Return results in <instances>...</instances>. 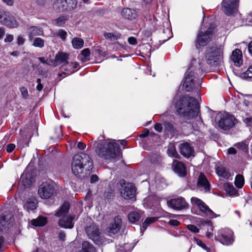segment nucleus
I'll return each instance as SVG.
<instances>
[{
	"label": "nucleus",
	"mask_w": 252,
	"mask_h": 252,
	"mask_svg": "<svg viewBox=\"0 0 252 252\" xmlns=\"http://www.w3.org/2000/svg\"><path fill=\"white\" fill-rule=\"evenodd\" d=\"M204 59L199 58L198 61L193 59L185 73L183 88L188 92L198 89L201 85L202 80L199 77L203 71L208 70V65L213 67L220 65L223 60V47L213 45L206 51Z\"/></svg>",
	"instance_id": "nucleus-1"
},
{
	"label": "nucleus",
	"mask_w": 252,
	"mask_h": 252,
	"mask_svg": "<svg viewBox=\"0 0 252 252\" xmlns=\"http://www.w3.org/2000/svg\"><path fill=\"white\" fill-rule=\"evenodd\" d=\"M177 112L188 119L197 117L199 112V105L194 97L185 95L175 102Z\"/></svg>",
	"instance_id": "nucleus-2"
},
{
	"label": "nucleus",
	"mask_w": 252,
	"mask_h": 252,
	"mask_svg": "<svg viewBox=\"0 0 252 252\" xmlns=\"http://www.w3.org/2000/svg\"><path fill=\"white\" fill-rule=\"evenodd\" d=\"M101 141L99 138V141ZM95 152L100 158L107 160H119L121 158L122 153L118 143L112 140H103L97 144Z\"/></svg>",
	"instance_id": "nucleus-3"
},
{
	"label": "nucleus",
	"mask_w": 252,
	"mask_h": 252,
	"mask_svg": "<svg viewBox=\"0 0 252 252\" xmlns=\"http://www.w3.org/2000/svg\"><path fill=\"white\" fill-rule=\"evenodd\" d=\"M93 167V161L88 154L81 152L73 156L71 162V170L75 176H80L84 170L91 172Z\"/></svg>",
	"instance_id": "nucleus-4"
},
{
	"label": "nucleus",
	"mask_w": 252,
	"mask_h": 252,
	"mask_svg": "<svg viewBox=\"0 0 252 252\" xmlns=\"http://www.w3.org/2000/svg\"><path fill=\"white\" fill-rule=\"evenodd\" d=\"M69 207L70 205L68 202H64L56 214L57 217H61L58 224L61 227L71 229L74 226L73 220L74 219L75 216L67 214L69 211Z\"/></svg>",
	"instance_id": "nucleus-5"
},
{
	"label": "nucleus",
	"mask_w": 252,
	"mask_h": 252,
	"mask_svg": "<svg viewBox=\"0 0 252 252\" xmlns=\"http://www.w3.org/2000/svg\"><path fill=\"white\" fill-rule=\"evenodd\" d=\"M216 121L218 126L224 130L232 128L236 123V119L228 113H219L216 117Z\"/></svg>",
	"instance_id": "nucleus-6"
},
{
	"label": "nucleus",
	"mask_w": 252,
	"mask_h": 252,
	"mask_svg": "<svg viewBox=\"0 0 252 252\" xmlns=\"http://www.w3.org/2000/svg\"><path fill=\"white\" fill-rule=\"evenodd\" d=\"M190 202L193 206L198 208L199 212L198 214L201 216L209 218H214L217 217L215 213L200 199L196 197H192L190 199Z\"/></svg>",
	"instance_id": "nucleus-7"
},
{
	"label": "nucleus",
	"mask_w": 252,
	"mask_h": 252,
	"mask_svg": "<svg viewBox=\"0 0 252 252\" xmlns=\"http://www.w3.org/2000/svg\"><path fill=\"white\" fill-rule=\"evenodd\" d=\"M214 26L211 25L208 30L203 32L201 30L198 31L195 41V46L198 48L199 46H206L211 40L213 37Z\"/></svg>",
	"instance_id": "nucleus-8"
},
{
	"label": "nucleus",
	"mask_w": 252,
	"mask_h": 252,
	"mask_svg": "<svg viewBox=\"0 0 252 252\" xmlns=\"http://www.w3.org/2000/svg\"><path fill=\"white\" fill-rule=\"evenodd\" d=\"M216 239L226 246L232 245L234 241L233 231L229 228H224L218 231Z\"/></svg>",
	"instance_id": "nucleus-9"
},
{
	"label": "nucleus",
	"mask_w": 252,
	"mask_h": 252,
	"mask_svg": "<svg viewBox=\"0 0 252 252\" xmlns=\"http://www.w3.org/2000/svg\"><path fill=\"white\" fill-rule=\"evenodd\" d=\"M39 196L42 199H48L55 193L54 183L49 181L42 183L39 187L38 190Z\"/></svg>",
	"instance_id": "nucleus-10"
},
{
	"label": "nucleus",
	"mask_w": 252,
	"mask_h": 252,
	"mask_svg": "<svg viewBox=\"0 0 252 252\" xmlns=\"http://www.w3.org/2000/svg\"><path fill=\"white\" fill-rule=\"evenodd\" d=\"M121 187L120 189L121 195L125 199H129L134 197L135 188L131 183L126 184L124 180H121L118 185Z\"/></svg>",
	"instance_id": "nucleus-11"
},
{
	"label": "nucleus",
	"mask_w": 252,
	"mask_h": 252,
	"mask_svg": "<svg viewBox=\"0 0 252 252\" xmlns=\"http://www.w3.org/2000/svg\"><path fill=\"white\" fill-rule=\"evenodd\" d=\"M167 205L169 207L176 211L188 209L189 206L185 199L182 196L168 200Z\"/></svg>",
	"instance_id": "nucleus-12"
},
{
	"label": "nucleus",
	"mask_w": 252,
	"mask_h": 252,
	"mask_svg": "<svg viewBox=\"0 0 252 252\" xmlns=\"http://www.w3.org/2000/svg\"><path fill=\"white\" fill-rule=\"evenodd\" d=\"M238 3V0H222V9L226 15H231L237 12Z\"/></svg>",
	"instance_id": "nucleus-13"
},
{
	"label": "nucleus",
	"mask_w": 252,
	"mask_h": 252,
	"mask_svg": "<svg viewBox=\"0 0 252 252\" xmlns=\"http://www.w3.org/2000/svg\"><path fill=\"white\" fill-rule=\"evenodd\" d=\"M85 231L89 238L96 244H100L102 242V238L97 226L91 225L86 228Z\"/></svg>",
	"instance_id": "nucleus-14"
},
{
	"label": "nucleus",
	"mask_w": 252,
	"mask_h": 252,
	"mask_svg": "<svg viewBox=\"0 0 252 252\" xmlns=\"http://www.w3.org/2000/svg\"><path fill=\"white\" fill-rule=\"evenodd\" d=\"M34 177L33 171L27 168L20 177L19 184L24 188H29L34 182Z\"/></svg>",
	"instance_id": "nucleus-15"
},
{
	"label": "nucleus",
	"mask_w": 252,
	"mask_h": 252,
	"mask_svg": "<svg viewBox=\"0 0 252 252\" xmlns=\"http://www.w3.org/2000/svg\"><path fill=\"white\" fill-rule=\"evenodd\" d=\"M196 188L198 190L205 193L210 190V184L203 173H200L198 177Z\"/></svg>",
	"instance_id": "nucleus-16"
},
{
	"label": "nucleus",
	"mask_w": 252,
	"mask_h": 252,
	"mask_svg": "<svg viewBox=\"0 0 252 252\" xmlns=\"http://www.w3.org/2000/svg\"><path fill=\"white\" fill-rule=\"evenodd\" d=\"M180 152L181 155L186 158L194 156V149L190 144L187 142H184L179 145Z\"/></svg>",
	"instance_id": "nucleus-17"
},
{
	"label": "nucleus",
	"mask_w": 252,
	"mask_h": 252,
	"mask_svg": "<svg viewBox=\"0 0 252 252\" xmlns=\"http://www.w3.org/2000/svg\"><path fill=\"white\" fill-rule=\"evenodd\" d=\"M230 63L236 66L239 67L243 64L242 53L240 50H233L230 58Z\"/></svg>",
	"instance_id": "nucleus-18"
},
{
	"label": "nucleus",
	"mask_w": 252,
	"mask_h": 252,
	"mask_svg": "<svg viewBox=\"0 0 252 252\" xmlns=\"http://www.w3.org/2000/svg\"><path fill=\"white\" fill-rule=\"evenodd\" d=\"M173 168L174 172L181 177H185L187 175L186 167L182 162L177 160L173 162Z\"/></svg>",
	"instance_id": "nucleus-19"
},
{
	"label": "nucleus",
	"mask_w": 252,
	"mask_h": 252,
	"mask_svg": "<svg viewBox=\"0 0 252 252\" xmlns=\"http://www.w3.org/2000/svg\"><path fill=\"white\" fill-rule=\"evenodd\" d=\"M122 226V220L119 216L115 217L114 221L108 227V231L114 234L118 233Z\"/></svg>",
	"instance_id": "nucleus-20"
},
{
	"label": "nucleus",
	"mask_w": 252,
	"mask_h": 252,
	"mask_svg": "<svg viewBox=\"0 0 252 252\" xmlns=\"http://www.w3.org/2000/svg\"><path fill=\"white\" fill-rule=\"evenodd\" d=\"M121 14L125 19L132 20L136 19L137 16L136 11L130 8H124L121 12Z\"/></svg>",
	"instance_id": "nucleus-21"
},
{
	"label": "nucleus",
	"mask_w": 252,
	"mask_h": 252,
	"mask_svg": "<svg viewBox=\"0 0 252 252\" xmlns=\"http://www.w3.org/2000/svg\"><path fill=\"white\" fill-rule=\"evenodd\" d=\"M37 201L35 198H31L27 200L24 207L28 212L35 209L37 207Z\"/></svg>",
	"instance_id": "nucleus-22"
},
{
	"label": "nucleus",
	"mask_w": 252,
	"mask_h": 252,
	"mask_svg": "<svg viewBox=\"0 0 252 252\" xmlns=\"http://www.w3.org/2000/svg\"><path fill=\"white\" fill-rule=\"evenodd\" d=\"M43 31L40 28L36 27H31L29 29V38L32 40L33 36L42 35Z\"/></svg>",
	"instance_id": "nucleus-23"
},
{
	"label": "nucleus",
	"mask_w": 252,
	"mask_h": 252,
	"mask_svg": "<svg viewBox=\"0 0 252 252\" xmlns=\"http://www.w3.org/2000/svg\"><path fill=\"white\" fill-rule=\"evenodd\" d=\"M216 172L217 175L223 178L228 179L230 177V173L224 167L219 166L216 169Z\"/></svg>",
	"instance_id": "nucleus-24"
},
{
	"label": "nucleus",
	"mask_w": 252,
	"mask_h": 252,
	"mask_svg": "<svg viewBox=\"0 0 252 252\" xmlns=\"http://www.w3.org/2000/svg\"><path fill=\"white\" fill-rule=\"evenodd\" d=\"M65 3L64 0H56L53 5V9L58 12L65 11Z\"/></svg>",
	"instance_id": "nucleus-25"
},
{
	"label": "nucleus",
	"mask_w": 252,
	"mask_h": 252,
	"mask_svg": "<svg viewBox=\"0 0 252 252\" xmlns=\"http://www.w3.org/2000/svg\"><path fill=\"white\" fill-rule=\"evenodd\" d=\"M68 64H70L68 62L63 64L61 67V69L63 70L64 71L59 74V77H64L65 76L69 75L74 72V70L72 68L68 67Z\"/></svg>",
	"instance_id": "nucleus-26"
},
{
	"label": "nucleus",
	"mask_w": 252,
	"mask_h": 252,
	"mask_svg": "<svg viewBox=\"0 0 252 252\" xmlns=\"http://www.w3.org/2000/svg\"><path fill=\"white\" fill-rule=\"evenodd\" d=\"M47 219L42 216L38 217L36 219H33L31 221L32 225L35 226H42L45 225Z\"/></svg>",
	"instance_id": "nucleus-27"
},
{
	"label": "nucleus",
	"mask_w": 252,
	"mask_h": 252,
	"mask_svg": "<svg viewBox=\"0 0 252 252\" xmlns=\"http://www.w3.org/2000/svg\"><path fill=\"white\" fill-rule=\"evenodd\" d=\"M9 220L4 215L0 216V231H2L8 227Z\"/></svg>",
	"instance_id": "nucleus-28"
},
{
	"label": "nucleus",
	"mask_w": 252,
	"mask_h": 252,
	"mask_svg": "<svg viewBox=\"0 0 252 252\" xmlns=\"http://www.w3.org/2000/svg\"><path fill=\"white\" fill-rule=\"evenodd\" d=\"M3 21L2 24L9 28H14L17 26V23L13 17H5Z\"/></svg>",
	"instance_id": "nucleus-29"
},
{
	"label": "nucleus",
	"mask_w": 252,
	"mask_h": 252,
	"mask_svg": "<svg viewBox=\"0 0 252 252\" xmlns=\"http://www.w3.org/2000/svg\"><path fill=\"white\" fill-rule=\"evenodd\" d=\"M167 154L169 156L175 158H180V156L178 155L177 152L176 148L174 144L170 143L168 146V150H167Z\"/></svg>",
	"instance_id": "nucleus-30"
},
{
	"label": "nucleus",
	"mask_w": 252,
	"mask_h": 252,
	"mask_svg": "<svg viewBox=\"0 0 252 252\" xmlns=\"http://www.w3.org/2000/svg\"><path fill=\"white\" fill-rule=\"evenodd\" d=\"M65 4L66 11H71L76 8L78 3L77 0H64Z\"/></svg>",
	"instance_id": "nucleus-31"
},
{
	"label": "nucleus",
	"mask_w": 252,
	"mask_h": 252,
	"mask_svg": "<svg viewBox=\"0 0 252 252\" xmlns=\"http://www.w3.org/2000/svg\"><path fill=\"white\" fill-rule=\"evenodd\" d=\"M78 252H95V248L87 241H84L82 243V249Z\"/></svg>",
	"instance_id": "nucleus-32"
},
{
	"label": "nucleus",
	"mask_w": 252,
	"mask_h": 252,
	"mask_svg": "<svg viewBox=\"0 0 252 252\" xmlns=\"http://www.w3.org/2000/svg\"><path fill=\"white\" fill-rule=\"evenodd\" d=\"M103 35L106 39L111 41L117 40L121 36V34L117 32L113 33L105 32H104Z\"/></svg>",
	"instance_id": "nucleus-33"
},
{
	"label": "nucleus",
	"mask_w": 252,
	"mask_h": 252,
	"mask_svg": "<svg viewBox=\"0 0 252 252\" xmlns=\"http://www.w3.org/2000/svg\"><path fill=\"white\" fill-rule=\"evenodd\" d=\"M225 190L230 195H236L237 194V190L233 186L229 183H226L224 185Z\"/></svg>",
	"instance_id": "nucleus-34"
},
{
	"label": "nucleus",
	"mask_w": 252,
	"mask_h": 252,
	"mask_svg": "<svg viewBox=\"0 0 252 252\" xmlns=\"http://www.w3.org/2000/svg\"><path fill=\"white\" fill-rule=\"evenodd\" d=\"M68 59V55L65 53H58L55 57V61L59 62L63 64L67 63Z\"/></svg>",
	"instance_id": "nucleus-35"
},
{
	"label": "nucleus",
	"mask_w": 252,
	"mask_h": 252,
	"mask_svg": "<svg viewBox=\"0 0 252 252\" xmlns=\"http://www.w3.org/2000/svg\"><path fill=\"white\" fill-rule=\"evenodd\" d=\"M72 44L75 49H78L83 46L84 42L82 38L75 37L72 40Z\"/></svg>",
	"instance_id": "nucleus-36"
},
{
	"label": "nucleus",
	"mask_w": 252,
	"mask_h": 252,
	"mask_svg": "<svg viewBox=\"0 0 252 252\" xmlns=\"http://www.w3.org/2000/svg\"><path fill=\"white\" fill-rule=\"evenodd\" d=\"M140 217V215L139 213L136 212H133L128 214V219L130 222L134 223L139 220Z\"/></svg>",
	"instance_id": "nucleus-37"
},
{
	"label": "nucleus",
	"mask_w": 252,
	"mask_h": 252,
	"mask_svg": "<svg viewBox=\"0 0 252 252\" xmlns=\"http://www.w3.org/2000/svg\"><path fill=\"white\" fill-rule=\"evenodd\" d=\"M234 183L237 188H242L244 184V177L240 174L237 175L235 177Z\"/></svg>",
	"instance_id": "nucleus-38"
},
{
	"label": "nucleus",
	"mask_w": 252,
	"mask_h": 252,
	"mask_svg": "<svg viewBox=\"0 0 252 252\" xmlns=\"http://www.w3.org/2000/svg\"><path fill=\"white\" fill-rule=\"evenodd\" d=\"M157 220L158 218L156 217H151L147 218L142 224V227L144 229L143 231H145L149 225L155 222Z\"/></svg>",
	"instance_id": "nucleus-39"
},
{
	"label": "nucleus",
	"mask_w": 252,
	"mask_h": 252,
	"mask_svg": "<svg viewBox=\"0 0 252 252\" xmlns=\"http://www.w3.org/2000/svg\"><path fill=\"white\" fill-rule=\"evenodd\" d=\"M235 146L239 149L243 151L244 152H248V143L246 141L237 143L235 144Z\"/></svg>",
	"instance_id": "nucleus-40"
},
{
	"label": "nucleus",
	"mask_w": 252,
	"mask_h": 252,
	"mask_svg": "<svg viewBox=\"0 0 252 252\" xmlns=\"http://www.w3.org/2000/svg\"><path fill=\"white\" fill-rule=\"evenodd\" d=\"M81 55L82 57H81V60L82 62H85L90 60V51L88 48L83 49L81 51Z\"/></svg>",
	"instance_id": "nucleus-41"
},
{
	"label": "nucleus",
	"mask_w": 252,
	"mask_h": 252,
	"mask_svg": "<svg viewBox=\"0 0 252 252\" xmlns=\"http://www.w3.org/2000/svg\"><path fill=\"white\" fill-rule=\"evenodd\" d=\"M32 45L36 47L43 48L44 46V40L40 37H36L34 39Z\"/></svg>",
	"instance_id": "nucleus-42"
},
{
	"label": "nucleus",
	"mask_w": 252,
	"mask_h": 252,
	"mask_svg": "<svg viewBox=\"0 0 252 252\" xmlns=\"http://www.w3.org/2000/svg\"><path fill=\"white\" fill-rule=\"evenodd\" d=\"M195 241L196 244L203 249L206 250L207 252H215V250L213 249L208 248L207 246L202 242V241L199 239H195Z\"/></svg>",
	"instance_id": "nucleus-43"
},
{
	"label": "nucleus",
	"mask_w": 252,
	"mask_h": 252,
	"mask_svg": "<svg viewBox=\"0 0 252 252\" xmlns=\"http://www.w3.org/2000/svg\"><path fill=\"white\" fill-rule=\"evenodd\" d=\"M235 103L236 104V106L239 109H242V101L241 100V99H243L244 95L242 94H241L240 95H238V96H235Z\"/></svg>",
	"instance_id": "nucleus-44"
},
{
	"label": "nucleus",
	"mask_w": 252,
	"mask_h": 252,
	"mask_svg": "<svg viewBox=\"0 0 252 252\" xmlns=\"http://www.w3.org/2000/svg\"><path fill=\"white\" fill-rule=\"evenodd\" d=\"M165 129L169 132H172L174 131V127L173 125L169 122H164L163 123Z\"/></svg>",
	"instance_id": "nucleus-45"
},
{
	"label": "nucleus",
	"mask_w": 252,
	"mask_h": 252,
	"mask_svg": "<svg viewBox=\"0 0 252 252\" xmlns=\"http://www.w3.org/2000/svg\"><path fill=\"white\" fill-rule=\"evenodd\" d=\"M129 245L128 244H125L124 246H120V248L117 249L116 252H128L129 250Z\"/></svg>",
	"instance_id": "nucleus-46"
},
{
	"label": "nucleus",
	"mask_w": 252,
	"mask_h": 252,
	"mask_svg": "<svg viewBox=\"0 0 252 252\" xmlns=\"http://www.w3.org/2000/svg\"><path fill=\"white\" fill-rule=\"evenodd\" d=\"M20 91L22 97L26 99L28 96V92L27 89L24 87H22L20 88Z\"/></svg>",
	"instance_id": "nucleus-47"
},
{
	"label": "nucleus",
	"mask_w": 252,
	"mask_h": 252,
	"mask_svg": "<svg viewBox=\"0 0 252 252\" xmlns=\"http://www.w3.org/2000/svg\"><path fill=\"white\" fill-rule=\"evenodd\" d=\"M18 143L22 147H24L25 146H28V140H25L24 137H23L22 136H21L19 140H18Z\"/></svg>",
	"instance_id": "nucleus-48"
},
{
	"label": "nucleus",
	"mask_w": 252,
	"mask_h": 252,
	"mask_svg": "<svg viewBox=\"0 0 252 252\" xmlns=\"http://www.w3.org/2000/svg\"><path fill=\"white\" fill-rule=\"evenodd\" d=\"M66 32L63 30H60L57 32V35L63 40L66 39Z\"/></svg>",
	"instance_id": "nucleus-49"
},
{
	"label": "nucleus",
	"mask_w": 252,
	"mask_h": 252,
	"mask_svg": "<svg viewBox=\"0 0 252 252\" xmlns=\"http://www.w3.org/2000/svg\"><path fill=\"white\" fill-rule=\"evenodd\" d=\"M244 76L250 78H252V65L244 72Z\"/></svg>",
	"instance_id": "nucleus-50"
},
{
	"label": "nucleus",
	"mask_w": 252,
	"mask_h": 252,
	"mask_svg": "<svg viewBox=\"0 0 252 252\" xmlns=\"http://www.w3.org/2000/svg\"><path fill=\"white\" fill-rule=\"evenodd\" d=\"M188 229L190 230V231L194 232V233H197L199 232V229L194 225H188L187 226Z\"/></svg>",
	"instance_id": "nucleus-51"
},
{
	"label": "nucleus",
	"mask_w": 252,
	"mask_h": 252,
	"mask_svg": "<svg viewBox=\"0 0 252 252\" xmlns=\"http://www.w3.org/2000/svg\"><path fill=\"white\" fill-rule=\"evenodd\" d=\"M154 128L157 131L161 132L162 131L163 127L161 124L157 123L155 125Z\"/></svg>",
	"instance_id": "nucleus-52"
},
{
	"label": "nucleus",
	"mask_w": 252,
	"mask_h": 252,
	"mask_svg": "<svg viewBox=\"0 0 252 252\" xmlns=\"http://www.w3.org/2000/svg\"><path fill=\"white\" fill-rule=\"evenodd\" d=\"M65 20L64 17H60L56 20V23L58 25L61 26L65 23Z\"/></svg>",
	"instance_id": "nucleus-53"
},
{
	"label": "nucleus",
	"mask_w": 252,
	"mask_h": 252,
	"mask_svg": "<svg viewBox=\"0 0 252 252\" xmlns=\"http://www.w3.org/2000/svg\"><path fill=\"white\" fill-rule=\"evenodd\" d=\"M14 39L13 35L10 34H7L6 35L5 38H4L5 42H11L13 41Z\"/></svg>",
	"instance_id": "nucleus-54"
},
{
	"label": "nucleus",
	"mask_w": 252,
	"mask_h": 252,
	"mask_svg": "<svg viewBox=\"0 0 252 252\" xmlns=\"http://www.w3.org/2000/svg\"><path fill=\"white\" fill-rule=\"evenodd\" d=\"M15 146L13 144H10L6 146V151L8 153H11L15 149Z\"/></svg>",
	"instance_id": "nucleus-55"
},
{
	"label": "nucleus",
	"mask_w": 252,
	"mask_h": 252,
	"mask_svg": "<svg viewBox=\"0 0 252 252\" xmlns=\"http://www.w3.org/2000/svg\"><path fill=\"white\" fill-rule=\"evenodd\" d=\"M25 41V39L22 36L19 35L17 38V44L19 45H22Z\"/></svg>",
	"instance_id": "nucleus-56"
},
{
	"label": "nucleus",
	"mask_w": 252,
	"mask_h": 252,
	"mask_svg": "<svg viewBox=\"0 0 252 252\" xmlns=\"http://www.w3.org/2000/svg\"><path fill=\"white\" fill-rule=\"evenodd\" d=\"M128 42L129 44L135 45L137 44V40L134 37H130L128 38Z\"/></svg>",
	"instance_id": "nucleus-57"
},
{
	"label": "nucleus",
	"mask_w": 252,
	"mask_h": 252,
	"mask_svg": "<svg viewBox=\"0 0 252 252\" xmlns=\"http://www.w3.org/2000/svg\"><path fill=\"white\" fill-rule=\"evenodd\" d=\"M168 223L171 225L176 226L179 225L180 224V222L176 220H170L169 221Z\"/></svg>",
	"instance_id": "nucleus-58"
},
{
	"label": "nucleus",
	"mask_w": 252,
	"mask_h": 252,
	"mask_svg": "<svg viewBox=\"0 0 252 252\" xmlns=\"http://www.w3.org/2000/svg\"><path fill=\"white\" fill-rule=\"evenodd\" d=\"M37 83L36 90L38 91H41L43 89V85L41 83V79L40 78L37 79Z\"/></svg>",
	"instance_id": "nucleus-59"
},
{
	"label": "nucleus",
	"mask_w": 252,
	"mask_h": 252,
	"mask_svg": "<svg viewBox=\"0 0 252 252\" xmlns=\"http://www.w3.org/2000/svg\"><path fill=\"white\" fill-rule=\"evenodd\" d=\"M149 134V131L148 129H145L143 133L140 134L139 137L140 138H145Z\"/></svg>",
	"instance_id": "nucleus-60"
},
{
	"label": "nucleus",
	"mask_w": 252,
	"mask_h": 252,
	"mask_svg": "<svg viewBox=\"0 0 252 252\" xmlns=\"http://www.w3.org/2000/svg\"><path fill=\"white\" fill-rule=\"evenodd\" d=\"M86 144L82 142H79L77 144V147L80 150H84L86 148Z\"/></svg>",
	"instance_id": "nucleus-61"
},
{
	"label": "nucleus",
	"mask_w": 252,
	"mask_h": 252,
	"mask_svg": "<svg viewBox=\"0 0 252 252\" xmlns=\"http://www.w3.org/2000/svg\"><path fill=\"white\" fill-rule=\"evenodd\" d=\"M98 180V178L96 175H93L91 177L90 182L91 183H94L97 182Z\"/></svg>",
	"instance_id": "nucleus-62"
},
{
	"label": "nucleus",
	"mask_w": 252,
	"mask_h": 252,
	"mask_svg": "<svg viewBox=\"0 0 252 252\" xmlns=\"http://www.w3.org/2000/svg\"><path fill=\"white\" fill-rule=\"evenodd\" d=\"M59 238L62 241L65 240V233L63 231H60L59 234Z\"/></svg>",
	"instance_id": "nucleus-63"
},
{
	"label": "nucleus",
	"mask_w": 252,
	"mask_h": 252,
	"mask_svg": "<svg viewBox=\"0 0 252 252\" xmlns=\"http://www.w3.org/2000/svg\"><path fill=\"white\" fill-rule=\"evenodd\" d=\"M70 64H68V67L70 68H72L73 69L76 68L79 66L78 63L77 62H74V63H70Z\"/></svg>",
	"instance_id": "nucleus-64"
}]
</instances>
